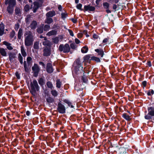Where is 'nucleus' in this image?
I'll use <instances>...</instances> for the list:
<instances>
[{"mask_svg": "<svg viewBox=\"0 0 154 154\" xmlns=\"http://www.w3.org/2000/svg\"><path fill=\"white\" fill-rule=\"evenodd\" d=\"M24 43L26 46H29L33 44L34 41L33 35L32 33L29 31L25 32L24 34Z\"/></svg>", "mask_w": 154, "mask_h": 154, "instance_id": "1", "label": "nucleus"}, {"mask_svg": "<svg viewBox=\"0 0 154 154\" xmlns=\"http://www.w3.org/2000/svg\"><path fill=\"white\" fill-rule=\"evenodd\" d=\"M74 69L72 71L73 76L79 74L83 72V67L81 65V62L79 59H77L74 64Z\"/></svg>", "mask_w": 154, "mask_h": 154, "instance_id": "2", "label": "nucleus"}, {"mask_svg": "<svg viewBox=\"0 0 154 154\" xmlns=\"http://www.w3.org/2000/svg\"><path fill=\"white\" fill-rule=\"evenodd\" d=\"M59 50L60 51H63V52L66 53L69 52L70 48L68 44H66L64 45L61 44L59 46Z\"/></svg>", "mask_w": 154, "mask_h": 154, "instance_id": "3", "label": "nucleus"}, {"mask_svg": "<svg viewBox=\"0 0 154 154\" xmlns=\"http://www.w3.org/2000/svg\"><path fill=\"white\" fill-rule=\"evenodd\" d=\"M30 85L31 89L34 90L36 89L37 91L39 90V86L37 81L36 80H34L32 82H31Z\"/></svg>", "mask_w": 154, "mask_h": 154, "instance_id": "4", "label": "nucleus"}, {"mask_svg": "<svg viewBox=\"0 0 154 154\" xmlns=\"http://www.w3.org/2000/svg\"><path fill=\"white\" fill-rule=\"evenodd\" d=\"M32 69L34 72V76L36 77L40 70L37 64H35L34 66L32 67Z\"/></svg>", "mask_w": 154, "mask_h": 154, "instance_id": "5", "label": "nucleus"}, {"mask_svg": "<svg viewBox=\"0 0 154 154\" xmlns=\"http://www.w3.org/2000/svg\"><path fill=\"white\" fill-rule=\"evenodd\" d=\"M57 110L60 113H64L65 112V108L64 106L61 104L59 103L58 104Z\"/></svg>", "mask_w": 154, "mask_h": 154, "instance_id": "6", "label": "nucleus"}, {"mask_svg": "<svg viewBox=\"0 0 154 154\" xmlns=\"http://www.w3.org/2000/svg\"><path fill=\"white\" fill-rule=\"evenodd\" d=\"M5 4H8V5L14 6L16 4V0H6L5 1Z\"/></svg>", "mask_w": 154, "mask_h": 154, "instance_id": "7", "label": "nucleus"}, {"mask_svg": "<svg viewBox=\"0 0 154 154\" xmlns=\"http://www.w3.org/2000/svg\"><path fill=\"white\" fill-rule=\"evenodd\" d=\"M51 54V51L50 47H46L44 50L43 55L44 56H49Z\"/></svg>", "mask_w": 154, "mask_h": 154, "instance_id": "8", "label": "nucleus"}, {"mask_svg": "<svg viewBox=\"0 0 154 154\" xmlns=\"http://www.w3.org/2000/svg\"><path fill=\"white\" fill-rule=\"evenodd\" d=\"M39 7L38 3L36 2H34L33 6L32 5L31 6V8L32 9L33 12L35 13L36 12V10Z\"/></svg>", "mask_w": 154, "mask_h": 154, "instance_id": "9", "label": "nucleus"}, {"mask_svg": "<svg viewBox=\"0 0 154 154\" xmlns=\"http://www.w3.org/2000/svg\"><path fill=\"white\" fill-rule=\"evenodd\" d=\"M84 9L86 11H94L95 8L94 7L88 5L84 6Z\"/></svg>", "mask_w": 154, "mask_h": 154, "instance_id": "10", "label": "nucleus"}, {"mask_svg": "<svg viewBox=\"0 0 154 154\" xmlns=\"http://www.w3.org/2000/svg\"><path fill=\"white\" fill-rule=\"evenodd\" d=\"M47 71L49 73H52L53 72V69L51 64L48 63L47 65Z\"/></svg>", "mask_w": 154, "mask_h": 154, "instance_id": "11", "label": "nucleus"}, {"mask_svg": "<svg viewBox=\"0 0 154 154\" xmlns=\"http://www.w3.org/2000/svg\"><path fill=\"white\" fill-rule=\"evenodd\" d=\"M7 50L0 47V54L3 57L7 56Z\"/></svg>", "mask_w": 154, "mask_h": 154, "instance_id": "12", "label": "nucleus"}, {"mask_svg": "<svg viewBox=\"0 0 154 154\" xmlns=\"http://www.w3.org/2000/svg\"><path fill=\"white\" fill-rule=\"evenodd\" d=\"M148 110L149 114L151 116H154V107L152 106L149 107L148 108Z\"/></svg>", "mask_w": 154, "mask_h": 154, "instance_id": "13", "label": "nucleus"}, {"mask_svg": "<svg viewBox=\"0 0 154 154\" xmlns=\"http://www.w3.org/2000/svg\"><path fill=\"white\" fill-rule=\"evenodd\" d=\"M3 43V44L6 46L8 50H11L13 49V48L11 46V43L6 41H4Z\"/></svg>", "mask_w": 154, "mask_h": 154, "instance_id": "14", "label": "nucleus"}, {"mask_svg": "<svg viewBox=\"0 0 154 154\" xmlns=\"http://www.w3.org/2000/svg\"><path fill=\"white\" fill-rule=\"evenodd\" d=\"M55 14V12L54 11H50L48 12L46 14V17H52L54 16Z\"/></svg>", "mask_w": 154, "mask_h": 154, "instance_id": "15", "label": "nucleus"}, {"mask_svg": "<svg viewBox=\"0 0 154 154\" xmlns=\"http://www.w3.org/2000/svg\"><path fill=\"white\" fill-rule=\"evenodd\" d=\"M53 22V20L52 18L49 17H46L45 21V23H46L48 24L51 23Z\"/></svg>", "mask_w": 154, "mask_h": 154, "instance_id": "16", "label": "nucleus"}, {"mask_svg": "<svg viewBox=\"0 0 154 154\" xmlns=\"http://www.w3.org/2000/svg\"><path fill=\"white\" fill-rule=\"evenodd\" d=\"M14 6L8 5L7 7V10L9 14H11L14 11Z\"/></svg>", "mask_w": 154, "mask_h": 154, "instance_id": "17", "label": "nucleus"}, {"mask_svg": "<svg viewBox=\"0 0 154 154\" xmlns=\"http://www.w3.org/2000/svg\"><path fill=\"white\" fill-rule=\"evenodd\" d=\"M95 51L98 53V54L101 56V57H102L103 55V51L102 50H100L99 49H96L95 50Z\"/></svg>", "mask_w": 154, "mask_h": 154, "instance_id": "18", "label": "nucleus"}, {"mask_svg": "<svg viewBox=\"0 0 154 154\" xmlns=\"http://www.w3.org/2000/svg\"><path fill=\"white\" fill-rule=\"evenodd\" d=\"M4 30V26L3 23L1 24L0 28V35L2 36L3 34Z\"/></svg>", "mask_w": 154, "mask_h": 154, "instance_id": "19", "label": "nucleus"}, {"mask_svg": "<svg viewBox=\"0 0 154 154\" xmlns=\"http://www.w3.org/2000/svg\"><path fill=\"white\" fill-rule=\"evenodd\" d=\"M92 57L91 55H87L84 57V60L85 61H88V60H92Z\"/></svg>", "mask_w": 154, "mask_h": 154, "instance_id": "20", "label": "nucleus"}, {"mask_svg": "<svg viewBox=\"0 0 154 154\" xmlns=\"http://www.w3.org/2000/svg\"><path fill=\"white\" fill-rule=\"evenodd\" d=\"M122 116L124 118L128 121H129L131 119V118H130V116L126 113H125L123 114L122 115Z\"/></svg>", "mask_w": 154, "mask_h": 154, "instance_id": "21", "label": "nucleus"}, {"mask_svg": "<svg viewBox=\"0 0 154 154\" xmlns=\"http://www.w3.org/2000/svg\"><path fill=\"white\" fill-rule=\"evenodd\" d=\"M37 25V23L35 21H33L30 25V27L32 29H35Z\"/></svg>", "mask_w": 154, "mask_h": 154, "instance_id": "22", "label": "nucleus"}, {"mask_svg": "<svg viewBox=\"0 0 154 154\" xmlns=\"http://www.w3.org/2000/svg\"><path fill=\"white\" fill-rule=\"evenodd\" d=\"M44 40L45 41L43 42V44L44 45H47L48 47H50V44L49 42L46 40V38H44Z\"/></svg>", "mask_w": 154, "mask_h": 154, "instance_id": "23", "label": "nucleus"}, {"mask_svg": "<svg viewBox=\"0 0 154 154\" xmlns=\"http://www.w3.org/2000/svg\"><path fill=\"white\" fill-rule=\"evenodd\" d=\"M56 32L55 30H52L50 32H48L47 35L48 36H50L52 35H54L56 34Z\"/></svg>", "mask_w": 154, "mask_h": 154, "instance_id": "24", "label": "nucleus"}, {"mask_svg": "<svg viewBox=\"0 0 154 154\" xmlns=\"http://www.w3.org/2000/svg\"><path fill=\"white\" fill-rule=\"evenodd\" d=\"M61 39V37H56L53 38V41L55 43H57Z\"/></svg>", "mask_w": 154, "mask_h": 154, "instance_id": "25", "label": "nucleus"}, {"mask_svg": "<svg viewBox=\"0 0 154 154\" xmlns=\"http://www.w3.org/2000/svg\"><path fill=\"white\" fill-rule=\"evenodd\" d=\"M23 35V31L22 29H20L19 30L18 34V38L19 39H20L21 36Z\"/></svg>", "mask_w": 154, "mask_h": 154, "instance_id": "26", "label": "nucleus"}, {"mask_svg": "<svg viewBox=\"0 0 154 154\" xmlns=\"http://www.w3.org/2000/svg\"><path fill=\"white\" fill-rule=\"evenodd\" d=\"M88 50V48L86 47H84L81 49V51L82 53H87Z\"/></svg>", "mask_w": 154, "mask_h": 154, "instance_id": "27", "label": "nucleus"}, {"mask_svg": "<svg viewBox=\"0 0 154 154\" xmlns=\"http://www.w3.org/2000/svg\"><path fill=\"white\" fill-rule=\"evenodd\" d=\"M21 54L23 56L25 57L26 56V54L23 47H21Z\"/></svg>", "mask_w": 154, "mask_h": 154, "instance_id": "28", "label": "nucleus"}, {"mask_svg": "<svg viewBox=\"0 0 154 154\" xmlns=\"http://www.w3.org/2000/svg\"><path fill=\"white\" fill-rule=\"evenodd\" d=\"M37 32L39 33H41L43 32V26H40L37 29Z\"/></svg>", "mask_w": 154, "mask_h": 154, "instance_id": "29", "label": "nucleus"}, {"mask_svg": "<svg viewBox=\"0 0 154 154\" xmlns=\"http://www.w3.org/2000/svg\"><path fill=\"white\" fill-rule=\"evenodd\" d=\"M51 94L54 97H57L58 95L57 92L55 90H52L51 91Z\"/></svg>", "mask_w": 154, "mask_h": 154, "instance_id": "30", "label": "nucleus"}, {"mask_svg": "<svg viewBox=\"0 0 154 154\" xmlns=\"http://www.w3.org/2000/svg\"><path fill=\"white\" fill-rule=\"evenodd\" d=\"M9 57L10 60H11L15 57V54H14L11 53L9 54Z\"/></svg>", "mask_w": 154, "mask_h": 154, "instance_id": "31", "label": "nucleus"}, {"mask_svg": "<svg viewBox=\"0 0 154 154\" xmlns=\"http://www.w3.org/2000/svg\"><path fill=\"white\" fill-rule=\"evenodd\" d=\"M47 101L49 103H52L54 101V99L52 97H49L46 99Z\"/></svg>", "mask_w": 154, "mask_h": 154, "instance_id": "32", "label": "nucleus"}, {"mask_svg": "<svg viewBox=\"0 0 154 154\" xmlns=\"http://www.w3.org/2000/svg\"><path fill=\"white\" fill-rule=\"evenodd\" d=\"M18 58L21 64H22L23 63V59L20 54H18Z\"/></svg>", "mask_w": 154, "mask_h": 154, "instance_id": "33", "label": "nucleus"}, {"mask_svg": "<svg viewBox=\"0 0 154 154\" xmlns=\"http://www.w3.org/2000/svg\"><path fill=\"white\" fill-rule=\"evenodd\" d=\"M32 19L31 17L29 15H28L26 18V22L27 23H28Z\"/></svg>", "mask_w": 154, "mask_h": 154, "instance_id": "34", "label": "nucleus"}, {"mask_svg": "<svg viewBox=\"0 0 154 154\" xmlns=\"http://www.w3.org/2000/svg\"><path fill=\"white\" fill-rule=\"evenodd\" d=\"M47 85L48 88H51V89H52L53 88V85L52 83L50 82H48L47 83Z\"/></svg>", "mask_w": 154, "mask_h": 154, "instance_id": "35", "label": "nucleus"}, {"mask_svg": "<svg viewBox=\"0 0 154 154\" xmlns=\"http://www.w3.org/2000/svg\"><path fill=\"white\" fill-rule=\"evenodd\" d=\"M104 8L105 9L109 8V3L107 2L103 3V4Z\"/></svg>", "mask_w": 154, "mask_h": 154, "instance_id": "36", "label": "nucleus"}, {"mask_svg": "<svg viewBox=\"0 0 154 154\" xmlns=\"http://www.w3.org/2000/svg\"><path fill=\"white\" fill-rule=\"evenodd\" d=\"M61 82L60 81V80H57L56 82V86L58 88H60L61 86Z\"/></svg>", "mask_w": 154, "mask_h": 154, "instance_id": "37", "label": "nucleus"}, {"mask_svg": "<svg viewBox=\"0 0 154 154\" xmlns=\"http://www.w3.org/2000/svg\"><path fill=\"white\" fill-rule=\"evenodd\" d=\"M39 43L38 42H35L34 45V48L35 49H38L39 48Z\"/></svg>", "mask_w": 154, "mask_h": 154, "instance_id": "38", "label": "nucleus"}, {"mask_svg": "<svg viewBox=\"0 0 154 154\" xmlns=\"http://www.w3.org/2000/svg\"><path fill=\"white\" fill-rule=\"evenodd\" d=\"M38 83L40 85H43L44 84V81L43 79L41 78L38 80Z\"/></svg>", "mask_w": 154, "mask_h": 154, "instance_id": "39", "label": "nucleus"}, {"mask_svg": "<svg viewBox=\"0 0 154 154\" xmlns=\"http://www.w3.org/2000/svg\"><path fill=\"white\" fill-rule=\"evenodd\" d=\"M15 13L19 15L20 12V10L18 8H16L15 9Z\"/></svg>", "mask_w": 154, "mask_h": 154, "instance_id": "40", "label": "nucleus"}, {"mask_svg": "<svg viewBox=\"0 0 154 154\" xmlns=\"http://www.w3.org/2000/svg\"><path fill=\"white\" fill-rule=\"evenodd\" d=\"M50 26L48 25H45L44 26V29L45 31H48L49 30Z\"/></svg>", "mask_w": 154, "mask_h": 154, "instance_id": "41", "label": "nucleus"}, {"mask_svg": "<svg viewBox=\"0 0 154 154\" xmlns=\"http://www.w3.org/2000/svg\"><path fill=\"white\" fill-rule=\"evenodd\" d=\"M152 116L148 113L147 115L145 116V118L146 119H149L151 118Z\"/></svg>", "mask_w": 154, "mask_h": 154, "instance_id": "42", "label": "nucleus"}, {"mask_svg": "<svg viewBox=\"0 0 154 154\" xmlns=\"http://www.w3.org/2000/svg\"><path fill=\"white\" fill-rule=\"evenodd\" d=\"M154 91L152 90H150L147 93L148 95L149 96L151 95L154 94Z\"/></svg>", "mask_w": 154, "mask_h": 154, "instance_id": "43", "label": "nucleus"}, {"mask_svg": "<svg viewBox=\"0 0 154 154\" xmlns=\"http://www.w3.org/2000/svg\"><path fill=\"white\" fill-rule=\"evenodd\" d=\"M92 60H94L97 62H99L100 61L99 58L95 57H92Z\"/></svg>", "mask_w": 154, "mask_h": 154, "instance_id": "44", "label": "nucleus"}, {"mask_svg": "<svg viewBox=\"0 0 154 154\" xmlns=\"http://www.w3.org/2000/svg\"><path fill=\"white\" fill-rule=\"evenodd\" d=\"M67 16V14L65 13H62L61 14V17L63 19H64Z\"/></svg>", "mask_w": 154, "mask_h": 154, "instance_id": "45", "label": "nucleus"}, {"mask_svg": "<svg viewBox=\"0 0 154 154\" xmlns=\"http://www.w3.org/2000/svg\"><path fill=\"white\" fill-rule=\"evenodd\" d=\"M82 5L81 4H77L76 6L77 8L79 10H81Z\"/></svg>", "mask_w": 154, "mask_h": 154, "instance_id": "46", "label": "nucleus"}, {"mask_svg": "<svg viewBox=\"0 0 154 154\" xmlns=\"http://www.w3.org/2000/svg\"><path fill=\"white\" fill-rule=\"evenodd\" d=\"M19 24L18 23H17L15 24L14 28L16 30H18V29L19 28Z\"/></svg>", "mask_w": 154, "mask_h": 154, "instance_id": "47", "label": "nucleus"}, {"mask_svg": "<svg viewBox=\"0 0 154 154\" xmlns=\"http://www.w3.org/2000/svg\"><path fill=\"white\" fill-rule=\"evenodd\" d=\"M24 9L26 11H27L29 9V6L28 5H26L24 7Z\"/></svg>", "mask_w": 154, "mask_h": 154, "instance_id": "48", "label": "nucleus"}, {"mask_svg": "<svg viewBox=\"0 0 154 154\" xmlns=\"http://www.w3.org/2000/svg\"><path fill=\"white\" fill-rule=\"evenodd\" d=\"M71 48L73 49H74L76 48V46L74 43H72L70 45Z\"/></svg>", "mask_w": 154, "mask_h": 154, "instance_id": "49", "label": "nucleus"}, {"mask_svg": "<svg viewBox=\"0 0 154 154\" xmlns=\"http://www.w3.org/2000/svg\"><path fill=\"white\" fill-rule=\"evenodd\" d=\"M68 31L70 35L72 36H73L74 35L72 31L70 29H68Z\"/></svg>", "mask_w": 154, "mask_h": 154, "instance_id": "50", "label": "nucleus"}, {"mask_svg": "<svg viewBox=\"0 0 154 154\" xmlns=\"http://www.w3.org/2000/svg\"><path fill=\"white\" fill-rule=\"evenodd\" d=\"M32 59L30 57H28L27 58V63H30V61L32 60Z\"/></svg>", "mask_w": 154, "mask_h": 154, "instance_id": "51", "label": "nucleus"}, {"mask_svg": "<svg viewBox=\"0 0 154 154\" xmlns=\"http://www.w3.org/2000/svg\"><path fill=\"white\" fill-rule=\"evenodd\" d=\"M36 91V89H34L33 90V89H31L30 91V92L33 95H35V91Z\"/></svg>", "mask_w": 154, "mask_h": 154, "instance_id": "52", "label": "nucleus"}, {"mask_svg": "<svg viewBox=\"0 0 154 154\" xmlns=\"http://www.w3.org/2000/svg\"><path fill=\"white\" fill-rule=\"evenodd\" d=\"M15 32L14 31H12L10 33V37L11 38H13L15 35Z\"/></svg>", "mask_w": 154, "mask_h": 154, "instance_id": "53", "label": "nucleus"}, {"mask_svg": "<svg viewBox=\"0 0 154 154\" xmlns=\"http://www.w3.org/2000/svg\"><path fill=\"white\" fill-rule=\"evenodd\" d=\"M15 75L18 79H20V75L19 74L18 72H16L15 73Z\"/></svg>", "mask_w": 154, "mask_h": 154, "instance_id": "54", "label": "nucleus"}, {"mask_svg": "<svg viewBox=\"0 0 154 154\" xmlns=\"http://www.w3.org/2000/svg\"><path fill=\"white\" fill-rule=\"evenodd\" d=\"M75 42L77 44H78L80 42L79 40L76 38L75 39Z\"/></svg>", "mask_w": 154, "mask_h": 154, "instance_id": "55", "label": "nucleus"}, {"mask_svg": "<svg viewBox=\"0 0 154 154\" xmlns=\"http://www.w3.org/2000/svg\"><path fill=\"white\" fill-rule=\"evenodd\" d=\"M82 36V34L81 33H79L78 34V37L79 38H81Z\"/></svg>", "mask_w": 154, "mask_h": 154, "instance_id": "56", "label": "nucleus"}, {"mask_svg": "<svg viewBox=\"0 0 154 154\" xmlns=\"http://www.w3.org/2000/svg\"><path fill=\"white\" fill-rule=\"evenodd\" d=\"M108 39L107 38H105L103 41V43H106V42H107V41H108Z\"/></svg>", "mask_w": 154, "mask_h": 154, "instance_id": "57", "label": "nucleus"}, {"mask_svg": "<svg viewBox=\"0 0 154 154\" xmlns=\"http://www.w3.org/2000/svg\"><path fill=\"white\" fill-rule=\"evenodd\" d=\"M142 85L144 86H146V81H144L142 82Z\"/></svg>", "mask_w": 154, "mask_h": 154, "instance_id": "58", "label": "nucleus"}, {"mask_svg": "<svg viewBox=\"0 0 154 154\" xmlns=\"http://www.w3.org/2000/svg\"><path fill=\"white\" fill-rule=\"evenodd\" d=\"M24 67L25 69L26 70V61H24Z\"/></svg>", "mask_w": 154, "mask_h": 154, "instance_id": "59", "label": "nucleus"}, {"mask_svg": "<svg viewBox=\"0 0 154 154\" xmlns=\"http://www.w3.org/2000/svg\"><path fill=\"white\" fill-rule=\"evenodd\" d=\"M72 20L74 23H75L77 22V20L76 19H72Z\"/></svg>", "mask_w": 154, "mask_h": 154, "instance_id": "60", "label": "nucleus"}, {"mask_svg": "<svg viewBox=\"0 0 154 154\" xmlns=\"http://www.w3.org/2000/svg\"><path fill=\"white\" fill-rule=\"evenodd\" d=\"M58 8L60 11H61L62 9L61 6L60 5H59L58 7Z\"/></svg>", "mask_w": 154, "mask_h": 154, "instance_id": "61", "label": "nucleus"}, {"mask_svg": "<svg viewBox=\"0 0 154 154\" xmlns=\"http://www.w3.org/2000/svg\"><path fill=\"white\" fill-rule=\"evenodd\" d=\"M101 1V0H96V3L97 5H99V2Z\"/></svg>", "mask_w": 154, "mask_h": 154, "instance_id": "62", "label": "nucleus"}, {"mask_svg": "<svg viewBox=\"0 0 154 154\" xmlns=\"http://www.w3.org/2000/svg\"><path fill=\"white\" fill-rule=\"evenodd\" d=\"M26 114L27 116H29L30 115V112L29 111H27L26 112Z\"/></svg>", "mask_w": 154, "mask_h": 154, "instance_id": "63", "label": "nucleus"}, {"mask_svg": "<svg viewBox=\"0 0 154 154\" xmlns=\"http://www.w3.org/2000/svg\"><path fill=\"white\" fill-rule=\"evenodd\" d=\"M93 37L94 38H98V36L94 34L93 35Z\"/></svg>", "mask_w": 154, "mask_h": 154, "instance_id": "64", "label": "nucleus"}]
</instances>
